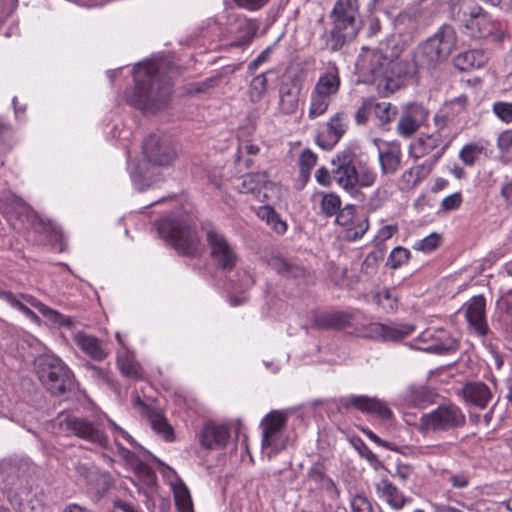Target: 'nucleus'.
<instances>
[{
	"mask_svg": "<svg viewBox=\"0 0 512 512\" xmlns=\"http://www.w3.org/2000/svg\"><path fill=\"white\" fill-rule=\"evenodd\" d=\"M20 297L25 303L36 308L51 325L55 327H65L67 329L73 328L74 324L71 317L65 316L57 310L48 307L32 295L21 294Z\"/></svg>",
	"mask_w": 512,
	"mask_h": 512,
	"instance_id": "nucleus-28",
	"label": "nucleus"
},
{
	"mask_svg": "<svg viewBox=\"0 0 512 512\" xmlns=\"http://www.w3.org/2000/svg\"><path fill=\"white\" fill-rule=\"evenodd\" d=\"M270 72L260 73L251 80L248 87V97L252 103H259L265 97L268 90L267 75Z\"/></svg>",
	"mask_w": 512,
	"mask_h": 512,
	"instance_id": "nucleus-39",
	"label": "nucleus"
},
{
	"mask_svg": "<svg viewBox=\"0 0 512 512\" xmlns=\"http://www.w3.org/2000/svg\"><path fill=\"white\" fill-rule=\"evenodd\" d=\"M61 426L73 435L81 438L100 448H107L109 445L108 436L98 423L85 418L68 416L61 421Z\"/></svg>",
	"mask_w": 512,
	"mask_h": 512,
	"instance_id": "nucleus-13",
	"label": "nucleus"
},
{
	"mask_svg": "<svg viewBox=\"0 0 512 512\" xmlns=\"http://www.w3.org/2000/svg\"><path fill=\"white\" fill-rule=\"evenodd\" d=\"M158 232L168 240L178 253L196 257L200 254L201 245L195 229L175 220H164L159 223Z\"/></svg>",
	"mask_w": 512,
	"mask_h": 512,
	"instance_id": "nucleus-10",
	"label": "nucleus"
},
{
	"mask_svg": "<svg viewBox=\"0 0 512 512\" xmlns=\"http://www.w3.org/2000/svg\"><path fill=\"white\" fill-rule=\"evenodd\" d=\"M300 89L282 83L279 87V100L277 113L280 115H292L296 113L299 106Z\"/></svg>",
	"mask_w": 512,
	"mask_h": 512,
	"instance_id": "nucleus-30",
	"label": "nucleus"
},
{
	"mask_svg": "<svg viewBox=\"0 0 512 512\" xmlns=\"http://www.w3.org/2000/svg\"><path fill=\"white\" fill-rule=\"evenodd\" d=\"M378 159L382 174L396 173L402 159L400 144L385 142L382 146H378Z\"/></svg>",
	"mask_w": 512,
	"mask_h": 512,
	"instance_id": "nucleus-26",
	"label": "nucleus"
},
{
	"mask_svg": "<svg viewBox=\"0 0 512 512\" xmlns=\"http://www.w3.org/2000/svg\"><path fill=\"white\" fill-rule=\"evenodd\" d=\"M425 391L423 388H413L409 391L407 401L413 406H421L424 402Z\"/></svg>",
	"mask_w": 512,
	"mask_h": 512,
	"instance_id": "nucleus-64",
	"label": "nucleus"
},
{
	"mask_svg": "<svg viewBox=\"0 0 512 512\" xmlns=\"http://www.w3.org/2000/svg\"><path fill=\"white\" fill-rule=\"evenodd\" d=\"M369 229V221L366 216L357 217L344 231V238L348 241H356L363 237Z\"/></svg>",
	"mask_w": 512,
	"mask_h": 512,
	"instance_id": "nucleus-41",
	"label": "nucleus"
},
{
	"mask_svg": "<svg viewBox=\"0 0 512 512\" xmlns=\"http://www.w3.org/2000/svg\"><path fill=\"white\" fill-rule=\"evenodd\" d=\"M339 405L342 408H355L361 412L370 413L380 419L388 420L392 417L391 409L381 400L365 395H350L341 397Z\"/></svg>",
	"mask_w": 512,
	"mask_h": 512,
	"instance_id": "nucleus-16",
	"label": "nucleus"
},
{
	"mask_svg": "<svg viewBox=\"0 0 512 512\" xmlns=\"http://www.w3.org/2000/svg\"><path fill=\"white\" fill-rule=\"evenodd\" d=\"M462 201V194L460 192H455L442 200L441 208L444 211L456 210L460 207Z\"/></svg>",
	"mask_w": 512,
	"mask_h": 512,
	"instance_id": "nucleus-59",
	"label": "nucleus"
},
{
	"mask_svg": "<svg viewBox=\"0 0 512 512\" xmlns=\"http://www.w3.org/2000/svg\"><path fill=\"white\" fill-rule=\"evenodd\" d=\"M335 216V221L340 226H350L357 218L353 205H346L344 208H340V211Z\"/></svg>",
	"mask_w": 512,
	"mask_h": 512,
	"instance_id": "nucleus-52",
	"label": "nucleus"
},
{
	"mask_svg": "<svg viewBox=\"0 0 512 512\" xmlns=\"http://www.w3.org/2000/svg\"><path fill=\"white\" fill-rule=\"evenodd\" d=\"M483 147L476 143H469L462 147L459 152V158L468 166H472L479 155L483 152Z\"/></svg>",
	"mask_w": 512,
	"mask_h": 512,
	"instance_id": "nucleus-46",
	"label": "nucleus"
},
{
	"mask_svg": "<svg viewBox=\"0 0 512 512\" xmlns=\"http://www.w3.org/2000/svg\"><path fill=\"white\" fill-rule=\"evenodd\" d=\"M355 448L358 450L360 456L364 458L375 470L383 467V464L377 455L361 439L356 441Z\"/></svg>",
	"mask_w": 512,
	"mask_h": 512,
	"instance_id": "nucleus-47",
	"label": "nucleus"
},
{
	"mask_svg": "<svg viewBox=\"0 0 512 512\" xmlns=\"http://www.w3.org/2000/svg\"><path fill=\"white\" fill-rule=\"evenodd\" d=\"M35 365L39 380L51 394L60 396L72 389L71 371L56 355H40L37 357Z\"/></svg>",
	"mask_w": 512,
	"mask_h": 512,
	"instance_id": "nucleus-7",
	"label": "nucleus"
},
{
	"mask_svg": "<svg viewBox=\"0 0 512 512\" xmlns=\"http://www.w3.org/2000/svg\"><path fill=\"white\" fill-rule=\"evenodd\" d=\"M73 341L83 353L96 361H101L108 355L100 340L93 335L77 331L73 333Z\"/></svg>",
	"mask_w": 512,
	"mask_h": 512,
	"instance_id": "nucleus-29",
	"label": "nucleus"
},
{
	"mask_svg": "<svg viewBox=\"0 0 512 512\" xmlns=\"http://www.w3.org/2000/svg\"><path fill=\"white\" fill-rule=\"evenodd\" d=\"M135 88L128 103L140 110L157 112L168 106L173 95L171 77L155 63H140L134 68Z\"/></svg>",
	"mask_w": 512,
	"mask_h": 512,
	"instance_id": "nucleus-1",
	"label": "nucleus"
},
{
	"mask_svg": "<svg viewBox=\"0 0 512 512\" xmlns=\"http://www.w3.org/2000/svg\"><path fill=\"white\" fill-rule=\"evenodd\" d=\"M257 30L258 23L255 20L240 15H230L228 31L236 38L235 41L230 43V46L242 47L248 45L254 38Z\"/></svg>",
	"mask_w": 512,
	"mask_h": 512,
	"instance_id": "nucleus-18",
	"label": "nucleus"
},
{
	"mask_svg": "<svg viewBox=\"0 0 512 512\" xmlns=\"http://www.w3.org/2000/svg\"><path fill=\"white\" fill-rule=\"evenodd\" d=\"M11 210L8 219L18 232L25 233L28 241L35 244H47L57 241L60 232L50 221L42 219L21 198L12 195L9 198Z\"/></svg>",
	"mask_w": 512,
	"mask_h": 512,
	"instance_id": "nucleus-3",
	"label": "nucleus"
},
{
	"mask_svg": "<svg viewBox=\"0 0 512 512\" xmlns=\"http://www.w3.org/2000/svg\"><path fill=\"white\" fill-rule=\"evenodd\" d=\"M412 329L410 326H390L381 323L369 324L363 333L367 338L398 341L408 336Z\"/></svg>",
	"mask_w": 512,
	"mask_h": 512,
	"instance_id": "nucleus-27",
	"label": "nucleus"
},
{
	"mask_svg": "<svg viewBox=\"0 0 512 512\" xmlns=\"http://www.w3.org/2000/svg\"><path fill=\"white\" fill-rule=\"evenodd\" d=\"M204 230L209 256L215 267L224 272L234 270L239 261L236 247L214 226L209 225Z\"/></svg>",
	"mask_w": 512,
	"mask_h": 512,
	"instance_id": "nucleus-11",
	"label": "nucleus"
},
{
	"mask_svg": "<svg viewBox=\"0 0 512 512\" xmlns=\"http://www.w3.org/2000/svg\"><path fill=\"white\" fill-rule=\"evenodd\" d=\"M347 122L344 112H337L331 116L326 123V128L316 136L317 145L324 150H331L345 134Z\"/></svg>",
	"mask_w": 512,
	"mask_h": 512,
	"instance_id": "nucleus-17",
	"label": "nucleus"
},
{
	"mask_svg": "<svg viewBox=\"0 0 512 512\" xmlns=\"http://www.w3.org/2000/svg\"><path fill=\"white\" fill-rule=\"evenodd\" d=\"M354 315L349 312H330L318 315L315 325L325 329H343L353 323Z\"/></svg>",
	"mask_w": 512,
	"mask_h": 512,
	"instance_id": "nucleus-31",
	"label": "nucleus"
},
{
	"mask_svg": "<svg viewBox=\"0 0 512 512\" xmlns=\"http://www.w3.org/2000/svg\"><path fill=\"white\" fill-rule=\"evenodd\" d=\"M362 432L375 444L378 446L384 447L390 451L399 452V447L391 442L384 441L380 437H378L372 430L368 428H363Z\"/></svg>",
	"mask_w": 512,
	"mask_h": 512,
	"instance_id": "nucleus-61",
	"label": "nucleus"
},
{
	"mask_svg": "<svg viewBox=\"0 0 512 512\" xmlns=\"http://www.w3.org/2000/svg\"><path fill=\"white\" fill-rule=\"evenodd\" d=\"M435 131L420 134L409 146V154L415 159L425 157L433 153V160L428 163H436L444 154L452 141L447 126V115L435 114Z\"/></svg>",
	"mask_w": 512,
	"mask_h": 512,
	"instance_id": "nucleus-6",
	"label": "nucleus"
},
{
	"mask_svg": "<svg viewBox=\"0 0 512 512\" xmlns=\"http://www.w3.org/2000/svg\"><path fill=\"white\" fill-rule=\"evenodd\" d=\"M317 182L322 186H329L333 179V170L330 172L326 167H320L315 173Z\"/></svg>",
	"mask_w": 512,
	"mask_h": 512,
	"instance_id": "nucleus-62",
	"label": "nucleus"
},
{
	"mask_svg": "<svg viewBox=\"0 0 512 512\" xmlns=\"http://www.w3.org/2000/svg\"><path fill=\"white\" fill-rule=\"evenodd\" d=\"M465 27L474 38L492 37V41L501 43L506 37L505 32L499 28V24L480 7L471 9L469 18L465 21Z\"/></svg>",
	"mask_w": 512,
	"mask_h": 512,
	"instance_id": "nucleus-14",
	"label": "nucleus"
},
{
	"mask_svg": "<svg viewBox=\"0 0 512 512\" xmlns=\"http://www.w3.org/2000/svg\"><path fill=\"white\" fill-rule=\"evenodd\" d=\"M277 272L287 277H296L302 273V269L294 264H291L285 260H278L275 263Z\"/></svg>",
	"mask_w": 512,
	"mask_h": 512,
	"instance_id": "nucleus-56",
	"label": "nucleus"
},
{
	"mask_svg": "<svg viewBox=\"0 0 512 512\" xmlns=\"http://www.w3.org/2000/svg\"><path fill=\"white\" fill-rule=\"evenodd\" d=\"M340 86L341 78L339 68L335 62L329 61L325 71L321 73L313 89L332 98L338 94Z\"/></svg>",
	"mask_w": 512,
	"mask_h": 512,
	"instance_id": "nucleus-25",
	"label": "nucleus"
},
{
	"mask_svg": "<svg viewBox=\"0 0 512 512\" xmlns=\"http://www.w3.org/2000/svg\"><path fill=\"white\" fill-rule=\"evenodd\" d=\"M306 478L312 481L319 488L331 490L335 487L334 481L326 474V468L323 463H314L307 471Z\"/></svg>",
	"mask_w": 512,
	"mask_h": 512,
	"instance_id": "nucleus-37",
	"label": "nucleus"
},
{
	"mask_svg": "<svg viewBox=\"0 0 512 512\" xmlns=\"http://www.w3.org/2000/svg\"><path fill=\"white\" fill-rule=\"evenodd\" d=\"M373 106L374 100L372 99H367L362 102L361 106L357 109L355 113V122L358 125H364L367 123L369 115L373 110Z\"/></svg>",
	"mask_w": 512,
	"mask_h": 512,
	"instance_id": "nucleus-54",
	"label": "nucleus"
},
{
	"mask_svg": "<svg viewBox=\"0 0 512 512\" xmlns=\"http://www.w3.org/2000/svg\"><path fill=\"white\" fill-rule=\"evenodd\" d=\"M145 416L150 421L151 427L154 431L161 434L164 439L168 441L172 440L173 429L160 411L153 408H147Z\"/></svg>",
	"mask_w": 512,
	"mask_h": 512,
	"instance_id": "nucleus-35",
	"label": "nucleus"
},
{
	"mask_svg": "<svg viewBox=\"0 0 512 512\" xmlns=\"http://www.w3.org/2000/svg\"><path fill=\"white\" fill-rule=\"evenodd\" d=\"M175 501L180 512H193V504L187 489L175 494Z\"/></svg>",
	"mask_w": 512,
	"mask_h": 512,
	"instance_id": "nucleus-55",
	"label": "nucleus"
},
{
	"mask_svg": "<svg viewBox=\"0 0 512 512\" xmlns=\"http://www.w3.org/2000/svg\"><path fill=\"white\" fill-rule=\"evenodd\" d=\"M329 18L332 28L324 34L326 48L337 52L353 41L361 28L358 0H336Z\"/></svg>",
	"mask_w": 512,
	"mask_h": 512,
	"instance_id": "nucleus-4",
	"label": "nucleus"
},
{
	"mask_svg": "<svg viewBox=\"0 0 512 512\" xmlns=\"http://www.w3.org/2000/svg\"><path fill=\"white\" fill-rule=\"evenodd\" d=\"M486 300L483 295L473 296L466 304V319L470 327L480 336L488 332L485 320Z\"/></svg>",
	"mask_w": 512,
	"mask_h": 512,
	"instance_id": "nucleus-21",
	"label": "nucleus"
},
{
	"mask_svg": "<svg viewBox=\"0 0 512 512\" xmlns=\"http://www.w3.org/2000/svg\"><path fill=\"white\" fill-rule=\"evenodd\" d=\"M421 339L425 342H431L425 350L437 354H447L456 351L458 348V341L443 329L426 330L422 333Z\"/></svg>",
	"mask_w": 512,
	"mask_h": 512,
	"instance_id": "nucleus-22",
	"label": "nucleus"
},
{
	"mask_svg": "<svg viewBox=\"0 0 512 512\" xmlns=\"http://www.w3.org/2000/svg\"><path fill=\"white\" fill-rule=\"evenodd\" d=\"M332 165L334 181L350 195L357 194L359 187L372 186L377 178L373 168L355 161V154L351 150L338 153L332 159Z\"/></svg>",
	"mask_w": 512,
	"mask_h": 512,
	"instance_id": "nucleus-5",
	"label": "nucleus"
},
{
	"mask_svg": "<svg viewBox=\"0 0 512 512\" xmlns=\"http://www.w3.org/2000/svg\"><path fill=\"white\" fill-rule=\"evenodd\" d=\"M145 159L156 167H170L178 157L173 141L164 134H151L142 144Z\"/></svg>",
	"mask_w": 512,
	"mask_h": 512,
	"instance_id": "nucleus-12",
	"label": "nucleus"
},
{
	"mask_svg": "<svg viewBox=\"0 0 512 512\" xmlns=\"http://www.w3.org/2000/svg\"><path fill=\"white\" fill-rule=\"evenodd\" d=\"M492 112L502 122L512 123V102L496 101L492 105Z\"/></svg>",
	"mask_w": 512,
	"mask_h": 512,
	"instance_id": "nucleus-48",
	"label": "nucleus"
},
{
	"mask_svg": "<svg viewBox=\"0 0 512 512\" xmlns=\"http://www.w3.org/2000/svg\"><path fill=\"white\" fill-rule=\"evenodd\" d=\"M341 208V199L335 193H324L320 201L321 213L327 217L335 216Z\"/></svg>",
	"mask_w": 512,
	"mask_h": 512,
	"instance_id": "nucleus-42",
	"label": "nucleus"
},
{
	"mask_svg": "<svg viewBox=\"0 0 512 512\" xmlns=\"http://www.w3.org/2000/svg\"><path fill=\"white\" fill-rule=\"evenodd\" d=\"M75 471L87 484L92 483L97 476L96 467L91 463H78L75 466Z\"/></svg>",
	"mask_w": 512,
	"mask_h": 512,
	"instance_id": "nucleus-53",
	"label": "nucleus"
},
{
	"mask_svg": "<svg viewBox=\"0 0 512 512\" xmlns=\"http://www.w3.org/2000/svg\"><path fill=\"white\" fill-rule=\"evenodd\" d=\"M373 302L386 313L395 312L398 307V295L393 289L382 288L373 293Z\"/></svg>",
	"mask_w": 512,
	"mask_h": 512,
	"instance_id": "nucleus-36",
	"label": "nucleus"
},
{
	"mask_svg": "<svg viewBox=\"0 0 512 512\" xmlns=\"http://www.w3.org/2000/svg\"><path fill=\"white\" fill-rule=\"evenodd\" d=\"M441 237L437 233H431L427 237L418 240L413 248L418 251L431 252L435 250L440 244Z\"/></svg>",
	"mask_w": 512,
	"mask_h": 512,
	"instance_id": "nucleus-51",
	"label": "nucleus"
},
{
	"mask_svg": "<svg viewBox=\"0 0 512 512\" xmlns=\"http://www.w3.org/2000/svg\"><path fill=\"white\" fill-rule=\"evenodd\" d=\"M117 366L121 373L130 378H141V367L132 352L125 350L117 354Z\"/></svg>",
	"mask_w": 512,
	"mask_h": 512,
	"instance_id": "nucleus-34",
	"label": "nucleus"
},
{
	"mask_svg": "<svg viewBox=\"0 0 512 512\" xmlns=\"http://www.w3.org/2000/svg\"><path fill=\"white\" fill-rule=\"evenodd\" d=\"M352 512H372V505L368 498L362 494H357L351 499Z\"/></svg>",
	"mask_w": 512,
	"mask_h": 512,
	"instance_id": "nucleus-57",
	"label": "nucleus"
},
{
	"mask_svg": "<svg viewBox=\"0 0 512 512\" xmlns=\"http://www.w3.org/2000/svg\"><path fill=\"white\" fill-rule=\"evenodd\" d=\"M483 54L479 50H469L459 54L455 58V66L461 71H467L474 67H480Z\"/></svg>",
	"mask_w": 512,
	"mask_h": 512,
	"instance_id": "nucleus-40",
	"label": "nucleus"
},
{
	"mask_svg": "<svg viewBox=\"0 0 512 512\" xmlns=\"http://www.w3.org/2000/svg\"><path fill=\"white\" fill-rule=\"evenodd\" d=\"M466 416L454 403L441 404L420 418L419 431L422 434L447 432L464 426Z\"/></svg>",
	"mask_w": 512,
	"mask_h": 512,
	"instance_id": "nucleus-9",
	"label": "nucleus"
},
{
	"mask_svg": "<svg viewBox=\"0 0 512 512\" xmlns=\"http://www.w3.org/2000/svg\"><path fill=\"white\" fill-rule=\"evenodd\" d=\"M331 100V97L324 95L315 89H312L310 94L308 117L310 119H316L325 114L328 110Z\"/></svg>",
	"mask_w": 512,
	"mask_h": 512,
	"instance_id": "nucleus-38",
	"label": "nucleus"
},
{
	"mask_svg": "<svg viewBox=\"0 0 512 512\" xmlns=\"http://www.w3.org/2000/svg\"><path fill=\"white\" fill-rule=\"evenodd\" d=\"M410 256V251L404 247H395L387 260V265L392 269L399 268L403 263H405Z\"/></svg>",
	"mask_w": 512,
	"mask_h": 512,
	"instance_id": "nucleus-49",
	"label": "nucleus"
},
{
	"mask_svg": "<svg viewBox=\"0 0 512 512\" xmlns=\"http://www.w3.org/2000/svg\"><path fill=\"white\" fill-rule=\"evenodd\" d=\"M317 156L309 149L302 151L299 157V167L303 176L307 177L310 170L316 165Z\"/></svg>",
	"mask_w": 512,
	"mask_h": 512,
	"instance_id": "nucleus-50",
	"label": "nucleus"
},
{
	"mask_svg": "<svg viewBox=\"0 0 512 512\" xmlns=\"http://www.w3.org/2000/svg\"><path fill=\"white\" fill-rule=\"evenodd\" d=\"M400 62L390 60L378 49L363 48L356 62L358 73L367 82L376 83L384 95L393 93L399 87Z\"/></svg>",
	"mask_w": 512,
	"mask_h": 512,
	"instance_id": "nucleus-2",
	"label": "nucleus"
},
{
	"mask_svg": "<svg viewBox=\"0 0 512 512\" xmlns=\"http://www.w3.org/2000/svg\"><path fill=\"white\" fill-rule=\"evenodd\" d=\"M457 35L455 29L443 24L419 48V59L422 64L433 67L444 62L455 49Z\"/></svg>",
	"mask_w": 512,
	"mask_h": 512,
	"instance_id": "nucleus-8",
	"label": "nucleus"
},
{
	"mask_svg": "<svg viewBox=\"0 0 512 512\" xmlns=\"http://www.w3.org/2000/svg\"><path fill=\"white\" fill-rule=\"evenodd\" d=\"M468 104V97L466 95H461L459 97L454 98L453 100L446 102L444 110L439 114L447 115V122L449 121V117L452 115H458L465 111Z\"/></svg>",
	"mask_w": 512,
	"mask_h": 512,
	"instance_id": "nucleus-45",
	"label": "nucleus"
},
{
	"mask_svg": "<svg viewBox=\"0 0 512 512\" xmlns=\"http://www.w3.org/2000/svg\"><path fill=\"white\" fill-rule=\"evenodd\" d=\"M287 422L285 413L273 410L268 413L261 421L262 426V445L273 446L275 438L280 434Z\"/></svg>",
	"mask_w": 512,
	"mask_h": 512,
	"instance_id": "nucleus-24",
	"label": "nucleus"
},
{
	"mask_svg": "<svg viewBox=\"0 0 512 512\" xmlns=\"http://www.w3.org/2000/svg\"><path fill=\"white\" fill-rule=\"evenodd\" d=\"M378 261H379V258H378L377 253H375V252L369 253L365 257L364 261L362 262L361 272L366 275L375 274L377 271Z\"/></svg>",
	"mask_w": 512,
	"mask_h": 512,
	"instance_id": "nucleus-58",
	"label": "nucleus"
},
{
	"mask_svg": "<svg viewBox=\"0 0 512 512\" xmlns=\"http://www.w3.org/2000/svg\"><path fill=\"white\" fill-rule=\"evenodd\" d=\"M0 297L8 304H10L13 308L19 310L24 315H26L33 322H40V318L38 317V315L34 313L29 307H27L22 301H20L13 293L5 291L0 294Z\"/></svg>",
	"mask_w": 512,
	"mask_h": 512,
	"instance_id": "nucleus-43",
	"label": "nucleus"
},
{
	"mask_svg": "<svg viewBox=\"0 0 512 512\" xmlns=\"http://www.w3.org/2000/svg\"><path fill=\"white\" fill-rule=\"evenodd\" d=\"M497 146L501 151H508L512 148V129L506 130L499 135Z\"/></svg>",
	"mask_w": 512,
	"mask_h": 512,
	"instance_id": "nucleus-63",
	"label": "nucleus"
},
{
	"mask_svg": "<svg viewBox=\"0 0 512 512\" xmlns=\"http://www.w3.org/2000/svg\"><path fill=\"white\" fill-rule=\"evenodd\" d=\"M373 110L375 112L376 117L381 122V124L390 123L397 114V109L391 103L388 102H375Z\"/></svg>",
	"mask_w": 512,
	"mask_h": 512,
	"instance_id": "nucleus-44",
	"label": "nucleus"
},
{
	"mask_svg": "<svg viewBox=\"0 0 512 512\" xmlns=\"http://www.w3.org/2000/svg\"><path fill=\"white\" fill-rule=\"evenodd\" d=\"M429 110L419 103L407 104L399 117L396 133L405 139L412 137L428 120Z\"/></svg>",
	"mask_w": 512,
	"mask_h": 512,
	"instance_id": "nucleus-15",
	"label": "nucleus"
},
{
	"mask_svg": "<svg viewBox=\"0 0 512 512\" xmlns=\"http://www.w3.org/2000/svg\"><path fill=\"white\" fill-rule=\"evenodd\" d=\"M376 494L393 510H401L412 499L406 496L389 479L382 478L375 484Z\"/></svg>",
	"mask_w": 512,
	"mask_h": 512,
	"instance_id": "nucleus-20",
	"label": "nucleus"
},
{
	"mask_svg": "<svg viewBox=\"0 0 512 512\" xmlns=\"http://www.w3.org/2000/svg\"><path fill=\"white\" fill-rule=\"evenodd\" d=\"M269 183V176L266 172H255L243 175L237 189L241 193H259Z\"/></svg>",
	"mask_w": 512,
	"mask_h": 512,
	"instance_id": "nucleus-33",
	"label": "nucleus"
},
{
	"mask_svg": "<svg viewBox=\"0 0 512 512\" xmlns=\"http://www.w3.org/2000/svg\"><path fill=\"white\" fill-rule=\"evenodd\" d=\"M229 435L226 425L208 422L203 426L199 440L200 444L207 449H220L225 447Z\"/></svg>",
	"mask_w": 512,
	"mask_h": 512,
	"instance_id": "nucleus-23",
	"label": "nucleus"
},
{
	"mask_svg": "<svg viewBox=\"0 0 512 512\" xmlns=\"http://www.w3.org/2000/svg\"><path fill=\"white\" fill-rule=\"evenodd\" d=\"M460 395L463 401L480 409H485L493 399V393L487 384L471 381L463 385Z\"/></svg>",
	"mask_w": 512,
	"mask_h": 512,
	"instance_id": "nucleus-19",
	"label": "nucleus"
},
{
	"mask_svg": "<svg viewBox=\"0 0 512 512\" xmlns=\"http://www.w3.org/2000/svg\"><path fill=\"white\" fill-rule=\"evenodd\" d=\"M85 368L90 372L91 377L98 382L109 383L108 371L91 363H86Z\"/></svg>",
	"mask_w": 512,
	"mask_h": 512,
	"instance_id": "nucleus-60",
	"label": "nucleus"
},
{
	"mask_svg": "<svg viewBox=\"0 0 512 512\" xmlns=\"http://www.w3.org/2000/svg\"><path fill=\"white\" fill-rule=\"evenodd\" d=\"M432 166V163L426 162L404 171L399 181L401 189L409 190L414 188L428 176L431 172Z\"/></svg>",
	"mask_w": 512,
	"mask_h": 512,
	"instance_id": "nucleus-32",
	"label": "nucleus"
}]
</instances>
